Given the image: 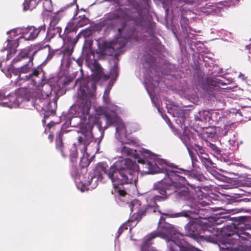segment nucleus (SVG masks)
Returning a JSON list of instances; mask_svg holds the SVG:
<instances>
[{
    "instance_id": "f257e3e1",
    "label": "nucleus",
    "mask_w": 251,
    "mask_h": 251,
    "mask_svg": "<svg viewBox=\"0 0 251 251\" xmlns=\"http://www.w3.org/2000/svg\"><path fill=\"white\" fill-rule=\"evenodd\" d=\"M42 48L38 45H31L21 50L11 63L8 71L18 76L17 84L22 86V81L26 82L28 87L37 86L42 80L39 76L42 69L40 67H33V58L37 52Z\"/></svg>"
},
{
    "instance_id": "f03ea898",
    "label": "nucleus",
    "mask_w": 251,
    "mask_h": 251,
    "mask_svg": "<svg viewBox=\"0 0 251 251\" xmlns=\"http://www.w3.org/2000/svg\"><path fill=\"white\" fill-rule=\"evenodd\" d=\"M139 167L135 161L126 158L117 161L108 168L103 162L97 164L95 175L98 179L101 180L107 175L114 185L136 183L138 179Z\"/></svg>"
},
{
    "instance_id": "7ed1b4c3",
    "label": "nucleus",
    "mask_w": 251,
    "mask_h": 251,
    "mask_svg": "<svg viewBox=\"0 0 251 251\" xmlns=\"http://www.w3.org/2000/svg\"><path fill=\"white\" fill-rule=\"evenodd\" d=\"M180 186H181L180 183L169 185L168 179L166 178L161 180L155 185V190L161 196L153 195L147 205H141V202L138 200L134 201L131 203L130 206L131 211H136V212L133 214L130 220L140 221L142 217L148 214L155 212L158 207L157 202L166 201Z\"/></svg>"
},
{
    "instance_id": "20e7f679",
    "label": "nucleus",
    "mask_w": 251,
    "mask_h": 251,
    "mask_svg": "<svg viewBox=\"0 0 251 251\" xmlns=\"http://www.w3.org/2000/svg\"><path fill=\"white\" fill-rule=\"evenodd\" d=\"M79 89L78 104L72 106L70 110L71 113L84 121H85L88 117V121L86 123V127L88 130L91 131L94 125L96 124L100 127L101 125L99 123L98 118L89 115L91 107V101L90 98L94 96V93L88 92L86 86L83 88L80 85Z\"/></svg>"
},
{
    "instance_id": "39448f33",
    "label": "nucleus",
    "mask_w": 251,
    "mask_h": 251,
    "mask_svg": "<svg viewBox=\"0 0 251 251\" xmlns=\"http://www.w3.org/2000/svg\"><path fill=\"white\" fill-rule=\"evenodd\" d=\"M132 20V17L127 12L126 8H118L105 15L102 21L100 22V26H106L107 29H115L118 25V34L121 35L127 25V22Z\"/></svg>"
},
{
    "instance_id": "423d86ee",
    "label": "nucleus",
    "mask_w": 251,
    "mask_h": 251,
    "mask_svg": "<svg viewBox=\"0 0 251 251\" xmlns=\"http://www.w3.org/2000/svg\"><path fill=\"white\" fill-rule=\"evenodd\" d=\"M183 171L184 170L182 169L169 167L165 169V176H167L168 184L170 186L173 184L181 183V186L177 188L174 193L176 194V197L182 199H187L190 197V191L188 188L185 187V185H189V183L185 177L178 174Z\"/></svg>"
},
{
    "instance_id": "0eeeda50",
    "label": "nucleus",
    "mask_w": 251,
    "mask_h": 251,
    "mask_svg": "<svg viewBox=\"0 0 251 251\" xmlns=\"http://www.w3.org/2000/svg\"><path fill=\"white\" fill-rule=\"evenodd\" d=\"M218 231L210 226L202 225L198 241L215 243L218 240Z\"/></svg>"
},
{
    "instance_id": "6e6552de",
    "label": "nucleus",
    "mask_w": 251,
    "mask_h": 251,
    "mask_svg": "<svg viewBox=\"0 0 251 251\" xmlns=\"http://www.w3.org/2000/svg\"><path fill=\"white\" fill-rule=\"evenodd\" d=\"M175 230L174 226L169 224H165L161 227V230L159 232H152L147 236V238L144 243V245L150 244V241L160 235L164 238L169 239L173 235L175 234Z\"/></svg>"
},
{
    "instance_id": "1a4fd4ad",
    "label": "nucleus",
    "mask_w": 251,
    "mask_h": 251,
    "mask_svg": "<svg viewBox=\"0 0 251 251\" xmlns=\"http://www.w3.org/2000/svg\"><path fill=\"white\" fill-rule=\"evenodd\" d=\"M46 29V26L45 24L40 25L38 28L31 26L23 28L22 29L23 37L25 40H34L38 37L40 32H43L45 33Z\"/></svg>"
},
{
    "instance_id": "9d476101",
    "label": "nucleus",
    "mask_w": 251,
    "mask_h": 251,
    "mask_svg": "<svg viewBox=\"0 0 251 251\" xmlns=\"http://www.w3.org/2000/svg\"><path fill=\"white\" fill-rule=\"evenodd\" d=\"M201 226L202 225L196 221H189L185 226L186 235L197 241Z\"/></svg>"
},
{
    "instance_id": "9b49d317",
    "label": "nucleus",
    "mask_w": 251,
    "mask_h": 251,
    "mask_svg": "<svg viewBox=\"0 0 251 251\" xmlns=\"http://www.w3.org/2000/svg\"><path fill=\"white\" fill-rule=\"evenodd\" d=\"M105 119L106 122V125L104 126V129H107L109 126H117L121 122V119L117 114L114 112H105L104 113Z\"/></svg>"
},
{
    "instance_id": "f8f14e48",
    "label": "nucleus",
    "mask_w": 251,
    "mask_h": 251,
    "mask_svg": "<svg viewBox=\"0 0 251 251\" xmlns=\"http://www.w3.org/2000/svg\"><path fill=\"white\" fill-rule=\"evenodd\" d=\"M71 174L73 177L75 178H78L79 179L81 182L84 183V185H89L91 184L93 178L92 176H91V178H89L88 174H85V176H84L82 175H79L78 169L75 165H73L72 166Z\"/></svg>"
},
{
    "instance_id": "ddd939ff",
    "label": "nucleus",
    "mask_w": 251,
    "mask_h": 251,
    "mask_svg": "<svg viewBox=\"0 0 251 251\" xmlns=\"http://www.w3.org/2000/svg\"><path fill=\"white\" fill-rule=\"evenodd\" d=\"M63 133L62 129L57 132L55 138V149L60 152L62 157H65L67 154L62 140Z\"/></svg>"
},
{
    "instance_id": "4468645a",
    "label": "nucleus",
    "mask_w": 251,
    "mask_h": 251,
    "mask_svg": "<svg viewBox=\"0 0 251 251\" xmlns=\"http://www.w3.org/2000/svg\"><path fill=\"white\" fill-rule=\"evenodd\" d=\"M115 46H116V44L114 42H104L101 48L102 53L109 56L113 55L117 51Z\"/></svg>"
},
{
    "instance_id": "2eb2a0df",
    "label": "nucleus",
    "mask_w": 251,
    "mask_h": 251,
    "mask_svg": "<svg viewBox=\"0 0 251 251\" xmlns=\"http://www.w3.org/2000/svg\"><path fill=\"white\" fill-rule=\"evenodd\" d=\"M61 28L59 26H55L52 25H49L47 32L45 40L46 42H50L57 34H58L59 36L61 37Z\"/></svg>"
},
{
    "instance_id": "dca6fc26",
    "label": "nucleus",
    "mask_w": 251,
    "mask_h": 251,
    "mask_svg": "<svg viewBox=\"0 0 251 251\" xmlns=\"http://www.w3.org/2000/svg\"><path fill=\"white\" fill-rule=\"evenodd\" d=\"M63 34L64 36L62 38L65 44L73 45V47H75L78 40L79 34L76 35V33L64 31Z\"/></svg>"
},
{
    "instance_id": "f3484780",
    "label": "nucleus",
    "mask_w": 251,
    "mask_h": 251,
    "mask_svg": "<svg viewBox=\"0 0 251 251\" xmlns=\"http://www.w3.org/2000/svg\"><path fill=\"white\" fill-rule=\"evenodd\" d=\"M217 114V112L213 111V110H202L199 112L200 118L199 120L200 121H205L207 122H210V121H216V119H214V116L216 115Z\"/></svg>"
},
{
    "instance_id": "a211bd4d",
    "label": "nucleus",
    "mask_w": 251,
    "mask_h": 251,
    "mask_svg": "<svg viewBox=\"0 0 251 251\" xmlns=\"http://www.w3.org/2000/svg\"><path fill=\"white\" fill-rule=\"evenodd\" d=\"M138 162L142 163L143 167L147 169L146 172L148 174H153L157 172L158 167L156 164L152 162L142 159H139Z\"/></svg>"
},
{
    "instance_id": "6ab92c4d",
    "label": "nucleus",
    "mask_w": 251,
    "mask_h": 251,
    "mask_svg": "<svg viewBox=\"0 0 251 251\" xmlns=\"http://www.w3.org/2000/svg\"><path fill=\"white\" fill-rule=\"evenodd\" d=\"M181 140L187 147V150L192 143L193 134L189 130L185 129L181 136Z\"/></svg>"
},
{
    "instance_id": "aec40b11",
    "label": "nucleus",
    "mask_w": 251,
    "mask_h": 251,
    "mask_svg": "<svg viewBox=\"0 0 251 251\" xmlns=\"http://www.w3.org/2000/svg\"><path fill=\"white\" fill-rule=\"evenodd\" d=\"M200 210H183L180 212L175 213L173 214H169V213H165L164 215L168 216L171 218H176L179 217H189L190 216V214H199Z\"/></svg>"
},
{
    "instance_id": "412c9836",
    "label": "nucleus",
    "mask_w": 251,
    "mask_h": 251,
    "mask_svg": "<svg viewBox=\"0 0 251 251\" xmlns=\"http://www.w3.org/2000/svg\"><path fill=\"white\" fill-rule=\"evenodd\" d=\"M39 0H25L23 3V9L24 11L32 10L36 8Z\"/></svg>"
},
{
    "instance_id": "4be33fe9",
    "label": "nucleus",
    "mask_w": 251,
    "mask_h": 251,
    "mask_svg": "<svg viewBox=\"0 0 251 251\" xmlns=\"http://www.w3.org/2000/svg\"><path fill=\"white\" fill-rule=\"evenodd\" d=\"M200 159L203 165L206 168L211 167V166L213 164V163L211 160L208 154L207 153L201 156V157H200Z\"/></svg>"
},
{
    "instance_id": "5701e85b",
    "label": "nucleus",
    "mask_w": 251,
    "mask_h": 251,
    "mask_svg": "<svg viewBox=\"0 0 251 251\" xmlns=\"http://www.w3.org/2000/svg\"><path fill=\"white\" fill-rule=\"evenodd\" d=\"M37 100H38L39 102L40 101L41 103H47V105L46 106H44V105H39L40 106H41V108L42 109L49 112L51 114H53L55 113V110H54L53 109L50 108V105L52 103L51 102L49 101V100H46V99H43V100L38 99L36 100V101Z\"/></svg>"
},
{
    "instance_id": "b1692460",
    "label": "nucleus",
    "mask_w": 251,
    "mask_h": 251,
    "mask_svg": "<svg viewBox=\"0 0 251 251\" xmlns=\"http://www.w3.org/2000/svg\"><path fill=\"white\" fill-rule=\"evenodd\" d=\"M7 47L8 50H10V51L12 52H15L17 51V48L19 46V42L17 40H7Z\"/></svg>"
},
{
    "instance_id": "393cba45",
    "label": "nucleus",
    "mask_w": 251,
    "mask_h": 251,
    "mask_svg": "<svg viewBox=\"0 0 251 251\" xmlns=\"http://www.w3.org/2000/svg\"><path fill=\"white\" fill-rule=\"evenodd\" d=\"M9 99L10 100V102H13L12 103L9 104L8 102L7 101H3L0 102V106H2L3 107H12V105L15 103V100L16 99V96H12L11 95H9L8 97ZM6 97L1 95V94H0V100H3L5 99Z\"/></svg>"
},
{
    "instance_id": "a878e982",
    "label": "nucleus",
    "mask_w": 251,
    "mask_h": 251,
    "mask_svg": "<svg viewBox=\"0 0 251 251\" xmlns=\"http://www.w3.org/2000/svg\"><path fill=\"white\" fill-rule=\"evenodd\" d=\"M121 153L126 156H133L135 158L138 157V154L133 153V151L129 148L123 146L121 149Z\"/></svg>"
},
{
    "instance_id": "bb28decb",
    "label": "nucleus",
    "mask_w": 251,
    "mask_h": 251,
    "mask_svg": "<svg viewBox=\"0 0 251 251\" xmlns=\"http://www.w3.org/2000/svg\"><path fill=\"white\" fill-rule=\"evenodd\" d=\"M170 245L171 251H191L190 249L187 247L176 245L174 241H171Z\"/></svg>"
},
{
    "instance_id": "cd10ccee",
    "label": "nucleus",
    "mask_w": 251,
    "mask_h": 251,
    "mask_svg": "<svg viewBox=\"0 0 251 251\" xmlns=\"http://www.w3.org/2000/svg\"><path fill=\"white\" fill-rule=\"evenodd\" d=\"M77 30V27L75 23L70 22L67 25L64 31L72 33H76Z\"/></svg>"
},
{
    "instance_id": "c85d7f7f",
    "label": "nucleus",
    "mask_w": 251,
    "mask_h": 251,
    "mask_svg": "<svg viewBox=\"0 0 251 251\" xmlns=\"http://www.w3.org/2000/svg\"><path fill=\"white\" fill-rule=\"evenodd\" d=\"M188 151L191 159L192 166L195 168L197 166V164L199 162L197 155L190 148H188Z\"/></svg>"
},
{
    "instance_id": "c756f323",
    "label": "nucleus",
    "mask_w": 251,
    "mask_h": 251,
    "mask_svg": "<svg viewBox=\"0 0 251 251\" xmlns=\"http://www.w3.org/2000/svg\"><path fill=\"white\" fill-rule=\"evenodd\" d=\"M74 47H73V45L66 44V46L62 51L64 55L69 57L70 56L74 51Z\"/></svg>"
},
{
    "instance_id": "7c9ffc66",
    "label": "nucleus",
    "mask_w": 251,
    "mask_h": 251,
    "mask_svg": "<svg viewBox=\"0 0 251 251\" xmlns=\"http://www.w3.org/2000/svg\"><path fill=\"white\" fill-rule=\"evenodd\" d=\"M132 217V215L130 217V218L129 219V220L123 225H125V226L123 227V230H127L128 228V226L130 227V230H131V229L135 226L137 224L139 221H131L130 219L131 217Z\"/></svg>"
},
{
    "instance_id": "2f4dec72",
    "label": "nucleus",
    "mask_w": 251,
    "mask_h": 251,
    "mask_svg": "<svg viewBox=\"0 0 251 251\" xmlns=\"http://www.w3.org/2000/svg\"><path fill=\"white\" fill-rule=\"evenodd\" d=\"M187 177L189 179H193L196 180L201 181V176L198 174L194 173V172L186 171Z\"/></svg>"
},
{
    "instance_id": "473e14b6",
    "label": "nucleus",
    "mask_w": 251,
    "mask_h": 251,
    "mask_svg": "<svg viewBox=\"0 0 251 251\" xmlns=\"http://www.w3.org/2000/svg\"><path fill=\"white\" fill-rule=\"evenodd\" d=\"M194 149L196 152V153L199 158L201 157V156L203 155V154H205L206 153L202 147L198 145H195V148Z\"/></svg>"
},
{
    "instance_id": "72a5a7b5",
    "label": "nucleus",
    "mask_w": 251,
    "mask_h": 251,
    "mask_svg": "<svg viewBox=\"0 0 251 251\" xmlns=\"http://www.w3.org/2000/svg\"><path fill=\"white\" fill-rule=\"evenodd\" d=\"M70 156V160L72 163H74L76 162L78 154L77 150L75 148H73V149L71 150V153Z\"/></svg>"
},
{
    "instance_id": "f704fd0d",
    "label": "nucleus",
    "mask_w": 251,
    "mask_h": 251,
    "mask_svg": "<svg viewBox=\"0 0 251 251\" xmlns=\"http://www.w3.org/2000/svg\"><path fill=\"white\" fill-rule=\"evenodd\" d=\"M43 7L46 11L51 12L53 9L51 0H45L43 3Z\"/></svg>"
},
{
    "instance_id": "c9c22d12",
    "label": "nucleus",
    "mask_w": 251,
    "mask_h": 251,
    "mask_svg": "<svg viewBox=\"0 0 251 251\" xmlns=\"http://www.w3.org/2000/svg\"><path fill=\"white\" fill-rule=\"evenodd\" d=\"M208 82L210 85L214 86H219L220 84L223 85L222 80L217 78H211L208 80Z\"/></svg>"
},
{
    "instance_id": "e433bc0d",
    "label": "nucleus",
    "mask_w": 251,
    "mask_h": 251,
    "mask_svg": "<svg viewBox=\"0 0 251 251\" xmlns=\"http://www.w3.org/2000/svg\"><path fill=\"white\" fill-rule=\"evenodd\" d=\"M111 75L112 77H117L119 75V69L117 63H115L111 71Z\"/></svg>"
},
{
    "instance_id": "4c0bfd02",
    "label": "nucleus",
    "mask_w": 251,
    "mask_h": 251,
    "mask_svg": "<svg viewBox=\"0 0 251 251\" xmlns=\"http://www.w3.org/2000/svg\"><path fill=\"white\" fill-rule=\"evenodd\" d=\"M90 163L88 159L85 157H82L80 159L79 165L81 168L87 167Z\"/></svg>"
},
{
    "instance_id": "58836bf2",
    "label": "nucleus",
    "mask_w": 251,
    "mask_h": 251,
    "mask_svg": "<svg viewBox=\"0 0 251 251\" xmlns=\"http://www.w3.org/2000/svg\"><path fill=\"white\" fill-rule=\"evenodd\" d=\"M116 127V132L120 135L121 133L123 130H125V127L124 126V125L122 123L121 121L119 124L117 125V126H115Z\"/></svg>"
},
{
    "instance_id": "ea45409f",
    "label": "nucleus",
    "mask_w": 251,
    "mask_h": 251,
    "mask_svg": "<svg viewBox=\"0 0 251 251\" xmlns=\"http://www.w3.org/2000/svg\"><path fill=\"white\" fill-rule=\"evenodd\" d=\"M59 18L56 15L52 16L50 19V25L56 26V25L59 21Z\"/></svg>"
},
{
    "instance_id": "a19ab883",
    "label": "nucleus",
    "mask_w": 251,
    "mask_h": 251,
    "mask_svg": "<svg viewBox=\"0 0 251 251\" xmlns=\"http://www.w3.org/2000/svg\"><path fill=\"white\" fill-rule=\"evenodd\" d=\"M89 20L87 18L84 16L78 22L77 25L79 27H82L88 24Z\"/></svg>"
},
{
    "instance_id": "79ce46f5",
    "label": "nucleus",
    "mask_w": 251,
    "mask_h": 251,
    "mask_svg": "<svg viewBox=\"0 0 251 251\" xmlns=\"http://www.w3.org/2000/svg\"><path fill=\"white\" fill-rule=\"evenodd\" d=\"M103 72H94L92 75V79L95 81H98L101 78Z\"/></svg>"
},
{
    "instance_id": "37998d69",
    "label": "nucleus",
    "mask_w": 251,
    "mask_h": 251,
    "mask_svg": "<svg viewBox=\"0 0 251 251\" xmlns=\"http://www.w3.org/2000/svg\"><path fill=\"white\" fill-rule=\"evenodd\" d=\"M207 146L215 152L217 153H220L221 152L220 150L219 149V148L215 144L208 142L207 143Z\"/></svg>"
},
{
    "instance_id": "c03bdc74",
    "label": "nucleus",
    "mask_w": 251,
    "mask_h": 251,
    "mask_svg": "<svg viewBox=\"0 0 251 251\" xmlns=\"http://www.w3.org/2000/svg\"><path fill=\"white\" fill-rule=\"evenodd\" d=\"M93 67L94 72H102V69L100 65L96 61H95L93 63Z\"/></svg>"
},
{
    "instance_id": "a18cd8bd",
    "label": "nucleus",
    "mask_w": 251,
    "mask_h": 251,
    "mask_svg": "<svg viewBox=\"0 0 251 251\" xmlns=\"http://www.w3.org/2000/svg\"><path fill=\"white\" fill-rule=\"evenodd\" d=\"M118 193L121 196L124 197L126 195V192L125 190L118 189Z\"/></svg>"
},
{
    "instance_id": "49530a36",
    "label": "nucleus",
    "mask_w": 251,
    "mask_h": 251,
    "mask_svg": "<svg viewBox=\"0 0 251 251\" xmlns=\"http://www.w3.org/2000/svg\"><path fill=\"white\" fill-rule=\"evenodd\" d=\"M15 53V52H12L11 51H10V50H8V52L6 56V60H9L10 59L12 58L13 55Z\"/></svg>"
},
{
    "instance_id": "de8ad7c7",
    "label": "nucleus",
    "mask_w": 251,
    "mask_h": 251,
    "mask_svg": "<svg viewBox=\"0 0 251 251\" xmlns=\"http://www.w3.org/2000/svg\"><path fill=\"white\" fill-rule=\"evenodd\" d=\"M125 226V225H122L118 229V237H119L122 233V232H123L124 230H123V227Z\"/></svg>"
},
{
    "instance_id": "09e8293b",
    "label": "nucleus",
    "mask_w": 251,
    "mask_h": 251,
    "mask_svg": "<svg viewBox=\"0 0 251 251\" xmlns=\"http://www.w3.org/2000/svg\"><path fill=\"white\" fill-rule=\"evenodd\" d=\"M250 201V199H248V198L240 199V200H238L237 201H238V202H249Z\"/></svg>"
},
{
    "instance_id": "8fccbe9b",
    "label": "nucleus",
    "mask_w": 251,
    "mask_h": 251,
    "mask_svg": "<svg viewBox=\"0 0 251 251\" xmlns=\"http://www.w3.org/2000/svg\"><path fill=\"white\" fill-rule=\"evenodd\" d=\"M73 80V78H68L65 81V85H69Z\"/></svg>"
},
{
    "instance_id": "3c124183",
    "label": "nucleus",
    "mask_w": 251,
    "mask_h": 251,
    "mask_svg": "<svg viewBox=\"0 0 251 251\" xmlns=\"http://www.w3.org/2000/svg\"><path fill=\"white\" fill-rule=\"evenodd\" d=\"M103 97V99H104V101H105V102H106V103L109 102V98L108 96L106 97V96L105 95H104Z\"/></svg>"
},
{
    "instance_id": "603ef678",
    "label": "nucleus",
    "mask_w": 251,
    "mask_h": 251,
    "mask_svg": "<svg viewBox=\"0 0 251 251\" xmlns=\"http://www.w3.org/2000/svg\"><path fill=\"white\" fill-rule=\"evenodd\" d=\"M82 77L81 76V77H78L76 79V80H75V86L78 83H79L82 79Z\"/></svg>"
},
{
    "instance_id": "864d4df0",
    "label": "nucleus",
    "mask_w": 251,
    "mask_h": 251,
    "mask_svg": "<svg viewBox=\"0 0 251 251\" xmlns=\"http://www.w3.org/2000/svg\"><path fill=\"white\" fill-rule=\"evenodd\" d=\"M48 138L50 140V141H52L53 138V134L52 133H50L49 136H48Z\"/></svg>"
},
{
    "instance_id": "5fc2aeb1",
    "label": "nucleus",
    "mask_w": 251,
    "mask_h": 251,
    "mask_svg": "<svg viewBox=\"0 0 251 251\" xmlns=\"http://www.w3.org/2000/svg\"><path fill=\"white\" fill-rule=\"evenodd\" d=\"M92 88H93V89L95 91L96 89V84H94V83H93L92 84Z\"/></svg>"
},
{
    "instance_id": "6e6d98bb",
    "label": "nucleus",
    "mask_w": 251,
    "mask_h": 251,
    "mask_svg": "<svg viewBox=\"0 0 251 251\" xmlns=\"http://www.w3.org/2000/svg\"><path fill=\"white\" fill-rule=\"evenodd\" d=\"M50 94H51V91H49V92H48L47 94H46V95H46V97H49L50 95Z\"/></svg>"
},
{
    "instance_id": "4d7b16f0",
    "label": "nucleus",
    "mask_w": 251,
    "mask_h": 251,
    "mask_svg": "<svg viewBox=\"0 0 251 251\" xmlns=\"http://www.w3.org/2000/svg\"><path fill=\"white\" fill-rule=\"evenodd\" d=\"M78 141L80 143H81L83 141V138L81 137H79L78 138Z\"/></svg>"
},
{
    "instance_id": "13d9d810",
    "label": "nucleus",
    "mask_w": 251,
    "mask_h": 251,
    "mask_svg": "<svg viewBox=\"0 0 251 251\" xmlns=\"http://www.w3.org/2000/svg\"><path fill=\"white\" fill-rule=\"evenodd\" d=\"M32 105H33V106L35 108H36V109H38V108H39L37 107V105H35V103H33V101H32Z\"/></svg>"
},
{
    "instance_id": "bf43d9fd",
    "label": "nucleus",
    "mask_w": 251,
    "mask_h": 251,
    "mask_svg": "<svg viewBox=\"0 0 251 251\" xmlns=\"http://www.w3.org/2000/svg\"><path fill=\"white\" fill-rule=\"evenodd\" d=\"M229 127V126H227V125H225L224 126V128L225 129H227Z\"/></svg>"
},
{
    "instance_id": "052dcab7",
    "label": "nucleus",
    "mask_w": 251,
    "mask_h": 251,
    "mask_svg": "<svg viewBox=\"0 0 251 251\" xmlns=\"http://www.w3.org/2000/svg\"><path fill=\"white\" fill-rule=\"evenodd\" d=\"M240 219H241V220H245V219H246V217H240Z\"/></svg>"
},
{
    "instance_id": "680f3d73",
    "label": "nucleus",
    "mask_w": 251,
    "mask_h": 251,
    "mask_svg": "<svg viewBox=\"0 0 251 251\" xmlns=\"http://www.w3.org/2000/svg\"><path fill=\"white\" fill-rule=\"evenodd\" d=\"M248 251H251V246L249 248Z\"/></svg>"
},
{
    "instance_id": "e2e57ef3",
    "label": "nucleus",
    "mask_w": 251,
    "mask_h": 251,
    "mask_svg": "<svg viewBox=\"0 0 251 251\" xmlns=\"http://www.w3.org/2000/svg\"><path fill=\"white\" fill-rule=\"evenodd\" d=\"M43 92H44V91L42 90V97H44V95H43Z\"/></svg>"
},
{
    "instance_id": "0e129e2a",
    "label": "nucleus",
    "mask_w": 251,
    "mask_h": 251,
    "mask_svg": "<svg viewBox=\"0 0 251 251\" xmlns=\"http://www.w3.org/2000/svg\"><path fill=\"white\" fill-rule=\"evenodd\" d=\"M244 76V75H243V74H241L240 75H239V76H240H240Z\"/></svg>"
},
{
    "instance_id": "69168bd1",
    "label": "nucleus",
    "mask_w": 251,
    "mask_h": 251,
    "mask_svg": "<svg viewBox=\"0 0 251 251\" xmlns=\"http://www.w3.org/2000/svg\"><path fill=\"white\" fill-rule=\"evenodd\" d=\"M71 5H72V6H73V5H74V3H71Z\"/></svg>"
},
{
    "instance_id": "338daca9",
    "label": "nucleus",
    "mask_w": 251,
    "mask_h": 251,
    "mask_svg": "<svg viewBox=\"0 0 251 251\" xmlns=\"http://www.w3.org/2000/svg\"><path fill=\"white\" fill-rule=\"evenodd\" d=\"M167 120L169 122H170V120L169 118H167Z\"/></svg>"
},
{
    "instance_id": "774afa93",
    "label": "nucleus",
    "mask_w": 251,
    "mask_h": 251,
    "mask_svg": "<svg viewBox=\"0 0 251 251\" xmlns=\"http://www.w3.org/2000/svg\"><path fill=\"white\" fill-rule=\"evenodd\" d=\"M150 57L151 58H152V56L151 55H150Z\"/></svg>"
}]
</instances>
